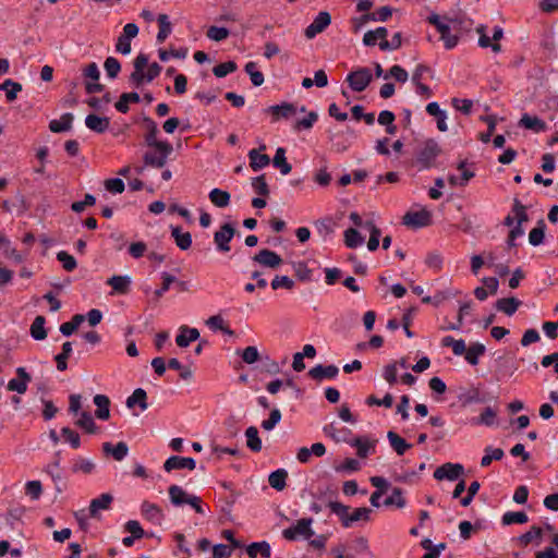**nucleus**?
Segmentation results:
<instances>
[{
	"instance_id": "nucleus-1",
	"label": "nucleus",
	"mask_w": 558,
	"mask_h": 558,
	"mask_svg": "<svg viewBox=\"0 0 558 558\" xmlns=\"http://www.w3.org/2000/svg\"><path fill=\"white\" fill-rule=\"evenodd\" d=\"M327 506L331 513L340 519L343 527H350L357 521L367 522L371 520L372 509L366 507L355 508L354 511L349 514V507L339 501H328Z\"/></svg>"
},
{
	"instance_id": "nucleus-2",
	"label": "nucleus",
	"mask_w": 558,
	"mask_h": 558,
	"mask_svg": "<svg viewBox=\"0 0 558 558\" xmlns=\"http://www.w3.org/2000/svg\"><path fill=\"white\" fill-rule=\"evenodd\" d=\"M149 148L150 149L143 155L144 166L156 169L163 168L167 163L168 157L173 151L172 145L170 143H166Z\"/></svg>"
},
{
	"instance_id": "nucleus-3",
	"label": "nucleus",
	"mask_w": 558,
	"mask_h": 558,
	"mask_svg": "<svg viewBox=\"0 0 558 558\" xmlns=\"http://www.w3.org/2000/svg\"><path fill=\"white\" fill-rule=\"evenodd\" d=\"M440 151L441 149L435 140L429 138L425 141L416 151V162L420 169L423 170L433 167Z\"/></svg>"
},
{
	"instance_id": "nucleus-4",
	"label": "nucleus",
	"mask_w": 558,
	"mask_h": 558,
	"mask_svg": "<svg viewBox=\"0 0 558 558\" xmlns=\"http://www.w3.org/2000/svg\"><path fill=\"white\" fill-rule=\"evenodd\" d=\"M313 522L312 518H302L294 525L284 529L282 536L288 541H295L298 537L310 539L315 534L312 529Z\"/></svg>"
},
{
	"instance_id": "nucleus-5",
	"label": "nucleus",
	"mask_w": 558,
	"mask_h": 558,
	"mask_svg": "<svg viewBox=\"0 0 558 558\" xmlns=\"http://www.w3.org/2000/svg\"><path fill=\"white\" fill-rule=\"evenodd\" d=\"M373 80L372 72L368 68H359L351 71L345 81L353 92L361 93L367 88Z\"/></svg>"
},
{
	"instance_id": "nucleus-6",
	"label": "nucleus",
	"mask_w": 558,
	"mask_h": 558,
	"mask_svg": "<svg viewBox=\"0 0 558 558\" xmlns=\"http://www.w3.org/2000/svg\"><path fill=\"white\" fill-rule=\"evenodd\" d=\"M464 473V466L460 463L446 462L434 471V478L437 481H456Z\"/></svg>"
},
{
	"instance_id": "nucleus-7",
	"label": "nucleus",
	"mask_w": 558,
	"mask_h": 558,
	"mask_svg": "<svg viewBox=\"0 0 558 558\" xmlns=\"http://www.w3.org/2000/svg\"><path fill=\"white\" fill-rule=\"evenodd\" d=\"M402 223L414 229L427 227L432 223V214L425 208L408 211L402 218Z\"/></svg>"
},
{
	"instance_id": "nucleus-8",
	"label": "nucleus",
	"mask_w": 558,
	"mask_h": 558,
	"mask_svg": "<svg viewBox=\"0 0 558 558\" xmlns=\"http://www.w3.org/2000/svg\"><path fill=\"white\" fill-rule=\"evenodd\" d=\"M235 234V229L231 223H223L214 234V242L217 251L227 253L230 251V241Z\"/></svg>"
},
{
	"instance_id": "nucleus-9",
	"label": "nucleus",
	"mask_w": 558,
	"mask_h": 558,
	"mask_svg": "<svg viewBox=\"0 0 558 558\" xmlns=\"http://www.w3.org/2000/svg\"><path fill=\"white\" fill-rule=\"evenodd\" d=\"M331 23V16L327 11L319 12L314 21L305 28L304 35L313 39L316 35L323 33Z\"/></svg>"
},
{
	"instance_id": "nucleus-10",
	"label": "nucleus",
	"mask_w": 558,
	"mask_h": 558,
	"mask_svg": "<svg viewBox=\"0 0 558 558\" xmlns=\"http://www.w3.org/2000/svg\"><path fill=\"white\" fill-rule=\"evenodd\" d=\"M444 20L451 24L452 29L459 36L463 33L471 32L474 24L473 20L468 17L463 12H459L452 16L444 15Z\"/></svg>"
},
{
	"instance_id": "nucleus-11",
	"label": "nucleus",
	"mask_w": 558,
	"mask_h": 558,
	"mask_svg": "<svg viewBox=\"0 0 558 558\" xmlns=\"http://www.w3.org/2000/svg\"><path fill=\"white\" fill-rule=\"evenodd\" d=\"M338 374H339L338 366L332 365V364L331 365L318 364L308 371V376L318 383L323 381L324 379L336 378L338 376Z\"/></svg>"
},
{
	"instance_id": "nucleus-12",
	"label": "nucleus",
	"mask_w": 558,
	"mask_h": 558,
	"mask_svg": "<svg viewBox=\"0 0 558 558\" xmlns=\"http://www.w3.org/2000/svg\"><path fill=\"white\" fill-rule=\"evenodd\" d=\"M17 378H12L8 383V390L16 391L17 393H25L27 390V385L32 380L31 375L26 372L24 367L16 368Z\"/></svg>"
},
{
	"instance_id": "nucleus-13",
	"label": "nucleus",
	"mask_w": 558,
	"mask_h": 558,
	"mask_svg": "<svg viewBox=\"0 0 558 558\" xmlns=\"http://www.w3.org/2000/svg\"><path fill=\"white\" fill-rule=\"evenodd\" d=\"M196 468V462L193 458L190 457H180V456H171L163 463V469L167 472H171L173 470H194Z\"/></svg>"
},
{
	"instance_id": "nucleus-14",
	"label": "nucleus",
	"mask_w": 558,
	"mask_h": 558,
	"mask_svg": "<svg viewBox=\"0 0 558 558\" xmlns=\"http://www.w3.org/2000/svg\"><path fill=\"white\" fill-rule=\"evenodd\" d=\"M142 515L155 525H160L163 520V512L161 508L153 502L143 501L141 505Z\"/></svg>"
},
{
	"instance_id": "nucleus-15",
	"label": "nucleus",
	"mask_w": 558,
	"mask_h": 558,
	"mask_svg": "<svg viewBox=\"0 0 558 558\" xmlns=\"http://www.w3.org/2000/svg\"><path fill=\"white\" fill-rule=\"evenodd\" d=\"M265 111L271 114L272 122H277L280 119H289L294 116L296 107L291 102H282L280 105L270 106Z\"/></svg>"
},
{
	"instance_id": "nucleus-16",
	"label": "nucleus",
	"mask_w": 558,
	"mask_h": 558,
	"mask_svg": "<svg viewBox=\"0 0 558 558\" xmlns=\"http://www.w3.org/2000/svg\"><path fill=\"white\" fill-rule=\"evenodd\" d=\"M253 260L269 268H277L282 263V258L280 257V255L268 248L260 250L253 257Z\"/></svg>"
},
{
	"instance_id": "nucleus-17",
	"label": "nucleus",
	"mask_w": 558,
	"mask_h": 558,
	"mask_svg": "<svg viewBox=\"0 0 558 558\" xmlns=\"http://www.w3.org/2000/svg\"><path fill=\"white\" fill-rule=\"evenodd\" d=\"M113 501V496L109 493L101 494L99 497L92 499L88 512L90 518H98L100 510H108Z\"/></svg>"
},
{
	"instance_id": "nucleus-18",
	"label": "nucleus",
	"mask_w": 558,
	"mask_h": 558,
	"mask_svg": "<svg viewBox=\"0 0 558 558\" xmlns=\"http://www.w3.org/2000/svg\"><path fill=\"white\" fill-rule=\"evenodd\" d=\"M179 331L175 342L180 348H186L191 342L196 341L199 338V331L196 328L181 326Z\"/></svg>"
},
{
	"instance_id": "nucleus-19",
	"label": "nucleus",
	"mask_w": 558,
	"mask_h": 558,
	"mask_svg": "<svg viewBox=\"0 0 558 558\" xmlns=\"http://www.w3.org/2000/svg\"><path fill=\"white\" fill-rule=\"evenodd\" d=\"M85 124L89 130L96 133H104L109 129L110 120L107 117L90 113L85 118Z\"/></svg>"
},
{
	"instance_id": "nucleus-20",
	"label": "nucleus",
	"mask_w": 558,
	"mask_h": 558,
	"mask_svg": "<svg viewBox=\"0 0 558 558\" xmlns=\"http://www.w3.org/2000/svg\"><path fill=\"white\" fill-rule=\"evenodd\" d=\"M144 123L146 124V128H147V133L145 134V144L147 147H153V146L168 143L167 141H158L157 140L159 130H158L157 123L154 120H151L148 117H145Z\"/></svg>"
},
{
	"instance_id": "nucleus-21",
	"label": "nucleus",
	"mask_w": 558,
	"mask_h": 558,
	"mask_svg": "<svg viewBox=\"0 0 558 558\" xmlns=\"http://www.w3.org/2000/svg\"><path fill=\"white\" fill-rule=\"evenodd\" d=\"M93 401L97 407L95 411L96 417L107 421L110 417V399L105 395H96Z\"/></svg>"
},
{
	"instance_id": "nucleus-22",
	"label": "nucleus",
	"mask_w": 558,
	"mask_h": 558,
	"mask_svg": "<svg viewBox=\"0 0 558 558\" xmlns=\"http://www.w3.org/2000/svg\"><path fill=\"white\" fill-rule=\"evenodd\" d=\"M171 236L173 238L177 246L186 251L192 245V235L190 232H183L180 226H171Z\"/></svg>"
},
{
	"instance_id": "nucleus-23",
	"label": "nucleus",
	"mask_w": 558,
	"mask_h": 558,
	"mask_svg": "<svg viewBox=\"0 0 558 558\" xmlns=\"http://www.w3.org/2000/svg\"><path fill=\"white\" fill-rule=\"evenodd\" d=\"M519 125L523 126L527 130H533L536 133L544 132L547 130L546 122L539 119L536 116H530L527 113H524L520 121Z\"/></svg>"
},
{
	"instance_id": "nucleus-24",
	"label": "nucleus",
	"mask_w": 558,
	"mask_h": 558,
	"mask_svg": "<svg viewBox=\"0 0 558 558\" xmlns=\"http://www.w3.org/2000/svg\"><path fill=\"white\" fill-rule=\"evenodd\" d=\"M102 451L106 454H111L114 460L122 461L128 456L129 447L124 441H120L114 446L111 442H105Z\"/></svg>"
},
{
	"instance_id": "nucleus-25",
	"label": "nucleus",
	"mask_w": 558,
	"mask_h": 558,
	"mask_svg": "<svg viewBox=\"0 0 558 558\" xmlns=\"http://www.w3.org/2000/svg\"><path fill=\"white\" fill-rule=\"evenodd\" d=\"M74 116L70 112L63 113L59 120L49 122V130L53 133H62L72 129Z\"/></svg>"
},
{
	"instance_id": "nucleus-26",
	"label": "nucleus",
	"mask_w": 558,
	"mask_h": 558,
	"mask_svg": "<svg viewBox=\"0 0 558 558\" xmlns=\"http://www.w3.org/2000/svg\"><path fill=\"white\" fill-rule=\"evenodd\" d=\"M521 305V301L514 296L502 298L497 300L495 307L497 311L505 313L508 316H512L519 306Z\"/></svg>"
},
{
	"instance_id": "nucleus-27",
	"label": "nucleus",
	"mask_w": 558,
	"mask_h": 558,
	"mask_svg": "<svg viewBox=\"0 0 558 558\" xmlns=\"http://www.w3.org/2000/svg\"><path fill=\"white\" fill-rule=\"evenodd\" d=\"M426 112L429 116H433L437 119V128L439 131L446 132L448 130V126L446 123L447 114L444 110L440 109L438 102H436V101L429 102L426 106Z\"/></svg>"
},
{
	"instance_id": "nucleus-28",
	"label": "nucleus",
	"mask_w": 558,
	"mask_h": 558,
	"mask_svg": "<svg viewBox=\"0 0 558 558\" xmlns=\"http://www.w3.org/2000/svg\"><path fill=\"white\" fill-rule=\"evenodd\" d=\"M324 433L337 442L350 441L349 436L351 435V430L345 427L337 428L333 423L326 425L324 427Z\"/></svg>"
},
{
	"instance_id": "nucleus-29",
	"label": "nucleus",
	"mask_w": 558,
	"mask_h": 558,
	"mask_svg": "<svg viewBox=\"0 0 558 558\" xmlns=\"http://www.w3.org/2000/svg\"><path fill=\"white\" fill-rule=\"evenodd\" d=\"M387 438L391 448L398 456L404 454V452L412 447L411 444L407 442L401 436L392 430L387 433Z\"/></svg>"
},
{
	"instance_id": "nucleus-30",
	"label": "nucleus",
	"mask_w": 558,
	"mask_h": 558,
	"mask_svg": "<svg viewBox=\"0 0 558 558\" xmlns=\"http://www.w3.org/2000/svg\"><path fill=\"white\" fill-rule=\"evenodd\" d=\"M126 407L132 409L135 404H138L142 411H145L148 408L147 403V393L144 389L137 388L133 391V393L126 399Z\"/></svg>"
},
{
	"instance_id": "nucleus-31",
	"label": "nucleus",
	"mask_w": 558,
	"mask_h": 558,
	"mask_svg": "<svg viewBox=\"0 0 558 558\" xmlns=\"http://www.w3.org/2000/svg\"><path fill=\"white\" fill-rule=\"evenodd\" d=\"M246 553L250 556V558H256L257 553H259L263 558L271 557V548L269 543H267L266 541L250 544L246 547Z\"/></svg>"
},
{
	"instance_id": "nucleus-32",
	"label": "nucleus",
	"mask_w": 558,
	"mask_h": 558,
	"mask_svg": "<svg viewBox=\"0 0 558 558\" xmlns=\"http://www.w3.org/2000/svg\"><path fill=\"white\" fill-rule=\"evenodd\" d=\"M169 498L173 506L181 507L185 505L186 499L191 497L190 494H187L181 486L179 485H171L168 488Z\"/></svg>"
},
{
	"instance_id": "nucleus-33",
	"label": "nucleus",
	"mask_w": 558,
	"mask_h": 558,
	"mask_svg": "<svg viewBox=\"0 0 558 558\" xmlns=\"http://www.w3.org/2000/svg\"><path fill=\"white\" fill-rule=\"evenodd\" d=\"M287 478L288 472L284 469H278L269 474L268 483L274 489L281 492L287 485Z\"/></svg>"
},
{
	"instance_id": "nucleus-34",
	"label": "nucleus",
	"mask_w": 558,
	"mask_h": 558,
	"mask_svg": "<svg viewBox=\"0 0 558 558\" xmlns=\"http://www.w3.org/2000/svg\"><path fill=\"white\" fill-rule=\"evenodd\" d=\"M250 166L254 171H258L267 167L270 162V158L266 154H259L257 149H251L248 151Z\"/></svg>"
},
{
	"instance_id": "nucleus-35",
	"label": "nucleus",
	"mask_w": 558,
	"mask_h": 558,
	"mask_svg": "<svg viewBox=\"0 0 558 558\" xmlns=\"http://www.w3.org/2000/svg\"><path fill=\"white\" fill-rule=\"evenodd\" d=\"M486 351V348L484 344L475 342L469 345L466 349V352L464 354V359L466 362L473 366L478 364V359L481 355H483Z\"/></svg>"
},
{
	"instance_id": "nucleus-36",
	"label": "nucleus",
	"mask_w": 558,
	"mask_h": 558,
	"mask_svg": "<svg viewBox=\"0 0 558 558\" xmlns=\"http://www.w3.org/2000/svg\"><path fill=\"white\" fill-rule=\"evenodd\" d=\"M107 284L111 286L113 291L120 294H125L131 284L129 276H112L108 279Z\"/></svg>"
},
{
	"instance_id": "nucleus-37",
	"label": "nucleus",
	"mask_w": 558,
	"mask_h": 558,
	"mask_svg": "<svg viewBox=\"0 0 558 558\" xmlns=\"http://www.w3.org/2000/svg\"><path fill=\"white\" fill-rule=\"evenodd\" d=\"M274 167L278 168L281 174L286 175L291 172L292 167L287 161L286 158V149L283 147H278L276 154L272 159Z\"/></svg>"
},
{
	"instance_id": "nucleus-38",
	"label": "nucleus",
	"mask_w": 558,
	"mask_h": 558,
	"mask_svg": "<svg viewBox=\"0 0 558 558\" xmlns=\"http://www.w3.org/2000/svg\"><path fill=\"white\" fill-rule=\"evenodd\" d=\"M208 196L210 202L219 208H225L230 204L231 195L227 191L216 187L209 192Z\"/></svg>"
},
{
	"instance_id": "nucleus-39",
	"label": "nucleus",
	"mask_w": 558,
	"mask_h": 558,
	"mask_svg": "<svg viewBox=\"0 0 558 558\" xmlns=\"http://www.w3.org/2000/svg\"><path fill=\"white\" fill-rule=\"evenodd\" d=\"M140 95L137 93H123L119 100L114 104L116 109L121 113H126L129 111V104H137L140 102Z\"/></svg>"
},
{
	"instance_id": "nucleus-40",
	"label": "nucleus",
	"mask_w": 558,
	"mask_h": 558,
	"mask_svg": "<svg viewBox=\"0 0 558 558\" xmlns=\"http://www.w3.org/2000/svg\"><path fill=\"white\" fill-rule=\"evenodd\" d=\"M46 318L44 316H36L31 325V336L35 340H44L47 338V330L45 328Z\"/></svg>"
},
{
	"instance_id": "nucleus-41",
	"label": "nucleus",
	"mask_w": 558,
	"mask_h": 558,
	"mask_svg": "<svg viewBox=\"0 0 558 558\" xmlns=\"http://www.w3.org/2000/svg\"><path fill=\"white\" fill-rule=\"evenodd\" d=\"M157 21H158V25H159V32L157 34L156 39L158 43L161 44L171 34L172 25L169 21V16L167 14H159L157 17Z\"/></svg>"
},
{
	"instance_id": "nucleus-42",
	"label": "nucleus",
	"mask_w": 558,
	"mask_h": 558,
	"mask_svg": "<svg viewBox=\"0 0 558 558\" xmlns=\"http://www.w3.org/2000/svg\"><path fill=\"white\" fill-rule=\"evenodd\" d=\"M246 446L253 452H259L262 450V440L258 436V430L255 426H250L245 430Z\"/></svg>"
},
{
	"instance_id": "nucleus-43",
	"label": "nucleus",
	"mask_w": 558,
	"mask_h": 558,
	"mask_svg": "<svg viewBox=\"0 0 558 558\" xmlns=\"http://www.w3.org/2000/svg\"><path fill=\"white\" fill-rule=\"evenodd\" d=\"M421 546L426 550L422 558H439L441 551L446 548L445 543L434 545L429 538L423 539Z\"/></svg>"
},
{
	"instance_id": "nucleus-44",
	"label": "nucleus",
	"mask_w": 558,
	"mask_h": 558,
	"mask_svg": "<svg viewBox=\"0 0 558 558\" xmlns=\"http://www.w3.org/2000/svg\"><path fill=\"white\" fill-rule=\"evenodd\" d=\"M348 444L356 448V453L360 458H366L369 453V449L374 447V442H371L366 437H355Z\"/></svg>"
},
{
	"instance_id": "nucleus-45",
	"label": "nucleus",
	"mask_w": 558,
	"mask_h": 558,
	"mask_svg": "<svg viewBox=\"0 0 558 558\" xmlns=\"http://www.w3.org/2000/svg\"><path fill=\"white\" fill-rule=\"evenodd\" d=\"M529 521V517L523 511H508L505 512L501 517V523L504 525H511V524H524Z\"/></svg>"
},
{
	"instance_id": "nucleus-46",
	"label": "nucleus",
	"mask_w": 558,
	"mask_h": 558,
	"mask_svg": "<svg viewBox=\"0 0 558 558\" xmlns=\"http://www.w3.org/2000/svg\"><path fill=\"white\" fill-rule=\"evenodd\" d=\"M484 456L481 459V466L487 468L490 463L496 460L499 461L504 457V450L501 448H493L490 446L484 449Z\"/></svg>"
},
{
	"instance_id": "nucleus-47",
	"label": "nucleus",
	"mask_w": 558,
	"mask_h": 558,
	"mask_svg": "<svg viewBox=\"0 0 558 558\" xmlns=\"http://www.w3.org/2000/svg\"><path fill=\"white\" fill-rule=\"evenodd\" d=\"M72 353V343L66 341L62 344V350L59 354L54 356V361L57 363V369L63 372L68 368V359Z\"/></svg>"
},
{
	"instance_id": "nucleus-48",
	"label": "nucleus",
	"mask_w": 558,
	"mask_h": 558,
	"mask_svg": "<svg viewBox=\"0 0 558 558\" xmlns=\"http://www.w3.org/2000/svg\"><path fill=\"white\" fill-rule=\"evenodd\" d=\"M392 14V10L390 7H381L375 12L366 13L361 17V22L364 23L366 21H387Z\"/></svg>"
},
{
	"instance_id": "nucleus-49",
	"label": "nucleus",
	"mask_w": 558,
	"mask_h": 558,
	"mask_svg": "<svg viewBox=\"0 0 558 558\" xmlns=\"http://www.w3.org/2000/svg\"><path fill=\"white\" fill-rule=\"evenodd\" d=\"M363 243L364 238L356 229L349 228L344 231V244L347 247L356 248L357 246H361Z\"/></svg>"
},
{
	"instance_id": "nucleus-50",
	"label": "nucleus",
	"mask_w": 558,
	"mask_h": 558,
	"mask_svg": "<svg viewBox=\"0 0 558 558\" xmlns=\"http://www.w3.org/2000/svg\"><path fill=\"white\" fill-rule=\"evenodd\" d=\"M546 225L543 219L537 222V226L533 228L529 233V242L533 246H538L543 243L545 236Z\"/></svg>"
},
{
	"instance_id": "nucleus-51",
	"label": "nucleus",
	"mask_w": 558,
	"mask_h": 558,
	"mask_svg": "<svg viewBox=\"0 0 558 558\" xmlns=\"http://www.w3.org/2000/svg\"><path fill=\"white\" fill-rule=\"evenodd\" d=\"M0 89L5 92V97L11 102L16 99L17 93L22 90V85L9 78L0 84Z\"/></svg>"
},
{
	"instance_id": "nucleus-52",
	"label": "nucleus",
	"mask_w": 558,
	"mask_h": 558,
	"mask_svg": "<svg viewBox=\"0 0 558 558\" xmlns=\"http://www.w3.org/2000/svg\"><path fill=\"white\" fill-rule=\"evenodd\" d=\"M84 319V315L75 314L70 322L63 323L60 326V332L65 337H70L80 327Z\"/></svg>"
},
{
	"instance_id": "nucleus-53",
	"label": "nucleus",
	"mask_w": 558,
	"mask_h": 558,
	"mask_svg": "<svg viewBox=\"0 0 558 558\" xmlns=\"http://www.w3.org/2000/svg\"><path fill=\"white\" fill-rule=\"evenodd\" d=\"M405 499L403 497V492L400 487H393L391 495L384 500V505L386 507L396 506L397 508L405 507Z\"/></svg>"
},
{
	"instance_id": "nucleus-54",
	"label": "nucleus",
	"mask_w": 558,
	"mask_h": 558,
	"mask_svg": "<svg viewBox=\"0 0 558 558\" xmlns=\"http://www.w3.org/2000/svg\"><path fill=\"white\" fill-rule=\"evenodd\" d=\"M441 344L444 347H451L454 355H463L466 352V345L463 339L456 340L451 336L442 338Z\"/></svg>"
},
{
	"instance_id": "nucleus-55",
	"label": "nucleus",
	"mask_w": 558,
	"mask_h": 558,
	"mask_svg": "<svg viewBox=\"0 0 558 558\" xmlns=\"http://www.w3.org/2000/svg\"><path fill=\"white\" fill-rule=\"evenodd\" d=\"M244 70L250 75L251 82L254 86L258 87L263 85L265 77L264 74L257 70V64L255 62H247Z\"/></svg>"
},
{
	"instance_id": "nucleus-56",
	"label": "nucleus",
	"mask_w": 558,
	"mask_h": 558,
	"mask_svg": "<svg viewBox=\"0 0 558 558\" xmlns=\"http://www.w3.org/2000/svg\"><path fill=\"white\" fill-rule=\"evenodd\" d=\"M76 425L85 429L88 434H95L97 426L89 412L83 411L80 414V418L76 421Z\"/></svg>"
},
{
	"instance_id": "nucleus-57",
	"label": "nucleus",
	"mask_w": 558,
	"mask_h": 558,
	"mask_svg": "<svg viewBox=\"0 0 558 558\" xmlns=\"http://www.w3.org/2000/svg\"><path fill=\"white\" fill-rule=\"evenodd\" d=\"M396 117L395 113L389 110H383L378 116V123L386 125V132L388 134H395L397 126L393 124Z\"/></svg>"
},
{
	"instance_id": "nucleus-58",
	"label": "nucleus",
	"mask_w": 558,
	"mask_h": 558,
	"mask_svg": "<svg viewBox=\"0 0 558 558\" xmlns=\"http://www.w3.org/2000/svg\"><path fill=\"white\" fill-rule=\"evenodd\" d=\"M427 22L432 25H434L437 29V32L442 35L448 33V31L452 29V26L449 22L444 20V16H439L436 13L430 14L427 17Z\"/></svg>"
},
{
	"instance_id": "nucleus-59",
	"label": "nucleus",
	"mask_w": 558,
	"mask_h": 558,
	"mask_svg": "<svg viewBox=\"0 0 558 558\" xmlns=\"http://www.w3.org/2000/svg\"><path fill=\"white\" fill-rule=\"evenodd\" d=\"M542 535H543V530L539 526L533 525L526 533H524L518 537V542L522 546H527L533 539L541 538Z\"/></svg>"
},
{
	"instance_id": "nucleus-60",
	"label": "nucleus",
	"mask_w": 558,
	"mask_h": 558,
	"mask_svg": "<svg viewBox=\"0 0 558 558\" xmlns=\"http://www.w3.org/2000/svg\"><path fill=\"white\" fill-rule=\"evenodd\" d=\"M313 502L310 505V510L314 513H319L323 511L324 507H328L327 502L331 501L326 498V493L319 490L317 494H313Z\"/></svg>"
},
{
	"instance_id": "nucleus-61",
	"label": "nucleus",
	"mask_w": 558,
	"mask_h": 558,
	"mask_svg": "<svg viewBox=\"0 0 558 558\" xmlns=\"http://www.w3.org/2000/svg\"><path fill=\"white\" fill-rule=\"evenodd\" d=\"M294 275L301 281H311L312 280V270L307 267L304 262H295L292 264Z\"/></svg>"
},
{
	"instance_id": "nucleus-62",
	"label": "nucleus",
	"mask_w": 558,
	"mask_h": 558,
	"mask_svg": "<svg viewBox=\"0 0 558 558\" xmlns=\"http://www.w3.org/2000/svg\"><path fill=\"white\" fill-rule=\"evenodd\" d=\"M252 187L258 195L264 196V197L268 196L270 193L269 186L266 182L265 174H260L256 178H253L252 179Z\"/></svg>"
},
{
	"instance_id": "nucleus-63",
	"label": "nucleus",
	"mask_w": 558,
	"mask_h": 558,
	"mask_svg": "<svg viewBox=\"0 0 558 558\" xmlns=\"http://www.w3.org/2000/svg\"><path fill=\"white\" fill-rule=\"evenodd\" d=\"M108 77L116 78L121 70L119 60L114 57H108L104 63Z\"/></svg>"
},
{
	"instance_id": "nucleus-64",
	"label": "nucleus",
	"mask_w": 558,
	"mask_h": 558,
	"mask_svg": "<svg viewBox=\"0 0 558 558\" xmlns=\"http://www.w3.org/2000/svg\"><path fill=\"white\" fill-rule=\"evenodd\" d=\"M57 259L62 264V267L66 271H73L77 266L75 258L65 251L58 252Z\"/></svg>"
}]
</instances>
